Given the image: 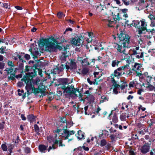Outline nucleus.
I'll use <instances>...</instances> for the list:
<instances>
[{
  "label": "nucleus",
  "instance_id": "f257e3e1",
  "mask_svg": "<svg viewBox=\"0 0 155 155\" xmlns=\"http://www.w3.org/2000/svg\"><path fill=\"white\" fill-rule=\"evenodd\" d=\"M120 41L119 43H114V47L117 51V52L126 54V48H128L130 47L129 45L130 37L127 35L124 34H121L119 36Z\"/></svg>",
  "mask_w": 155,
  "mask_h": 155
},
{
  "label": "nucleus",
  "instance_id": "f03ea898",
  "mask_svg": "<svg viewBox=\"0 0 155 155\" xmlns=\"http://www.w3.org/2000/svg\"><path fill=\"white\" fill-rule=\"evenodd\" d=\"M43 43L46 50L50 52H54L57 49L61 50L62 48L61 47L58 45L60 43L53 36L43 40Z\"/></svg>",
  "mask_w": 155,
  "mask_h": 155
},
{
  "label": "nucleus",
  "instance_id": "7ed1b4c3",
  "mask_svg": "<svg viewBox=\"0 0 155 155\" xmlns=\"http://www.w3.org/2000/svg\"><path fill=\"white\" fill-rule=\"evenodd\" d=\"M139 47H137L130 49L129 51V54L130 55H135L136 58H141L143 56V52H142L141 50H139Z\"/></svg>",
  "mask_w": 155,
  "mask_h": 155
},
{
  "label": "nucleus",
  "instance_id": "20e7f679",
  "mask_svg": "<svg viewBox=\"0 0 155 155\" xmlns=\"http://www.w3.org/2000/svg\"><path fill=\"white\" fill-rule=\"evenodd\" d=\"M64 90V93H66L71 94H73L74 95V97H78V95L76 94L77 92L79 93V89H77L74 88V86L73 84L71 85L70 86L68 85L67 87H65Z\"/></svg>",
  "mask_w": 155,
  "mask_h": 155
},
{
  "label": "nucleus",
  "instance_id": "39448f33",
  "mask_svg": "<svg viewBox=\"0 0 155 155\" xmlns=\"http://www.w3.org/2000/svg\"><path fill=\"white\" fill-rule=\"evenodd\" d=\"M25 83L26 84L25 89L26 90L28 95L32 93L33 91V87L31 84V80L29 79H26L25 80Z\"/></svg>",
  "mask_w": 155,
  "mask_h": 155
},
{
  "label": "nucleus",
  "instance_id": "423d86ee",
  "mask_svg": "<svg viewBox=\"0 0 155 155\" xmlns=\"http://www.w3.org/2000/svg\"><path fill=\"white\" fill-rule=\"evenodd\" d=\"M47 139L49 143H51L52 142H54V144H58L59 146L62 147L64 146L65 145L62 144V140L60 138H58V139H56L54 141V138L51 136L47 137Z\"/></svg>",
  "mask_w": 155,
  "mask_h": 155
},
{
  "label": "nucleus",
  "instance_id": "0eeeda50",
  "mask_svg": "<svg viewBox=\"0 0 155 155\" xmlns=\"http://www.w3.org/2000/svg\"><path fill=\"white\" fill-rule=\"evenodd\" d=\"M70 62H67L66 63V69L68 70L69 69L74 70L77 68V65L74 60H70Z\"/></svg>",
  "mask_w": 155,
  "mask_h": 155
},
{
  "label": "nucleus",
  "instance_id": "6e6552de",
  "mask_svg": "<svg viewBox=\"0 0 155 155\" xmlns=\"http://www.w3.org/2000/svg\"><path fill=\"white\" fill-rule=\"evenodd\" d=\"M140 21L141 24L140 25V29L137 30L138 34L140 35L145 33V31L146 29L147 26V23L145 19H142Z\"/></svg>",
  "mask_w": 155,
  "mask_h": 155
},
{
  "label": "nucleus",
  "instance_id": "1a4fd4ad",
  "mask_svg": "<svg viewBox=\"0 0 155 155\" xmlns=\"http://www.w3.org/2000/svg\"><path fill=\"white\" fill-rule=\"evenodd\" d=\"M123 74H126L127 76L132 75L133 72L131 69L129 64H127L126 65L123 66Z\"/></svg>",
  "mask_w": 155,
  "mask_h": 155
},
{
  "label": "nucleus",
  "instance_id": "9d476101",
  "mask_svg": "<svg viewBox=\"0 0 155 155\" xmlns=\"http://www.w3.org/2000/svg\"><path fill=\"white\" fill-rule=\"evenodd\" d=\"M150 148V144L148 143H145L141 147L140 150L143 154H145L149 151Z\"/></svg>",
  "mask_w": 155,
  "mask_h": 155
},
{
  "label": "nucleus",
  "instance_id": "9b49d317",
  "mask_svg": "<svg viewBox=\"0 0 155 155\" xmlns=\"http://www.w3.org/2000/svg\"><path fill=\"white\" fill-rule=\"evenodd\" d=\"M25 71L28 72L27 75L30 78H32L37 75V72L35 70L31 67H26Z\"/></svg>",
  "mask_w": 155,
  "mask_h": 155
},
{
  "label": "nucleus",
  "instance_id": "f8f14e48",
  "mask_svg": "<svg viewBox=\"0 0 155 155\" xmlns=\"http://www.w3.org/2000/svg\"><path fill=\"white\" fill-rule=\"evenodd\" d=\"M58 81L59 84L58 86L63 89L66 87V85L68 83V80L65 78H60L58 80Z\"/></svg>",
  "mask_w": 155,
  "mask_h": 155
},
{
  "label": "nucleus",
  "instance_id": "ddd939ff",
  "mask_svg": "<svg viewBox=\"0 0 155 155\" xmlns=\"http://www.w3.org/2000/svg\"><path fill=\"white\" fill-rule=\"evenodd\" d=\"M83 41V37L81 36V38L78 37L76 38H73L71 41V42L72 44L79 46L82 44Z\"/></svg>",
  "mask_w": 155,
  "mask_h": 155
},
{
  "label": "nucleus",
  "instance_id": "4468645a",
  "mask_svg": "<svg viewBox=\"0 0 155 155\" xmlns=\"http://www.w3.org/2000/svg\"><path fill=\"white\" fill-rule=\"evenodd\" d=\"M5 71H7L8 74H11L9 76V78L10 79L13 80L15 79V71H13V69L12 68H7Z\"/></svg>",
  "mask_w": 155,
  "mask_h": 155
},
{
  "label": "nucleus",
  "instance_id": "2eb2a0df",
  "mask_svg": "<svg viewBox=\"0 0 155 155\" xmlns=\"http://www.w3.org/2000/svg\"><path fill=\"white\" fill-rule=\"evenodd\" d=\"M111 82L113 84V92L115 94H117L118 93V90L120 88V86L117 84L115 79H114Z\"/></svg>",
  "mask_w": 155,
  "mask_h": 155
},
{
  "label": "nucleus",
  "instance_id": "dca6fc26",
  "mask_svg": "<svg viewBox=\"0 0 155 155\" xmlns=\"http://www.w3.org/2000/svg\"><path fill=\"white\" fill-rule=\"evenodd\" d=\"M75 133V132L74 130L69 131L66 129L64 130L63 133L64 136L65 137V139L66 140L68 139L69 137L74 134Z\"/></svg>",
  "mask_w": 155,
  "mask_h": 155
},
{
  "label": "nucleus",
  "instance_id": "f3484780",
  "mask_svg": "<svg viewBox=\"0 0 155 155\" xmlns=\"http://www.w3.org/2000/svg\"><path fill=\"white\" fill-rule=\"evenodd\" d=\"M123 75L122 72H118L117 70H115L114 73L111 74V82H112V81L114 79V77H117L118 78V77L121 76Z\"/></svg>",
  "mask_w": 155,
  "mask_h": 155
},
{
  "label": "nucleus",
  "instance_id": "a211bd4d",
  "mask_svg": "<svg viewBox=\"0 0 155 155\" xmlns=\"http://www.w3.org/2000/svg\"><path fill=\"white\" fill-rule=\"evenodd\" d=\"M141 67V65L137 63H135L134 65L132 67V71H134L137 73Z\"/></svg>",
  "mask_w": 155,
  "mask_h": 155
},
{
  "label": "nucleus",
  "instance_id": "6ab92c4d",
  "mask_svg": "<svg viewBox=\"0 0 155 155\" xmlns=\"http://www.w3.org/2000/svg\"><path fill=\"white\" fill-rule=\"evenodd\" d=\"M148 18L151 20V24L150 25L152 27L155 26V12L153 15L150 14L148 16Z\"/></svg>",
  "mask_w": 155,
  "mask_h": 155
},
{
  "label": "nucleus",
  "instance_id": "aec40b11",
  "mask_svg": "<svg viewBox=\"0 0 155 155\" xmlns=\"http://www.w3.org/2000/svg\"><path fill=\"white\" fill-rule=\"evenodd\" d=\"M68 56V53L66 51H64L62 52V54L61 55L60 59L62 62H64L66 61V59Z\"/></svg>",
  "mask_w": 155,
  "mask_h": 155
},
{
  "label": "nucleus",
  "instance_id": "412c9836",
  "mask_svg": "<svg viewBox=\"0 0 155 155\" xmlns=\"http://www.w3.org/2000/svg\"><path fill=\"white\" fill-rule=\"evenodd\" d=\"M84 134L83 132L81 130H79L78 131V133L76 134V135L79 140L84 139H85Z\"/></svg>",
  "mask_w": 155,
  "mask_h": 155
},
{
  "label": "nucleus",
  "instance_id": "4be33fe9",
  "mask_svg": "<svg viewBox=\"0 0 155 155\" xmlns=\"http://www.w3.org/2000/svg\"><path fill=\"white\" fill-rule=\"evenodd\" d=\"M128 115H127L126 113H124L120 115V119L121 120L124 121L126 120V119L127 117H131L133 115V114H130L129 113H128Z\"/></svg>",
  "mask_w": 155,
  "mask_h": 155
},
{
  "label": "nucleus",
  "instance_id": "5701e85b",
  "mask_svg": "<svg viewBox=\"0 0 155 155\" xmlns=\"http://www.w3.org/2000/svg\"><path fill=\"white\" fill-rule=\"evenodd\" d=\"M65 68H66L65 65L62 64L59 67L54 69V71L56 72L57 73H59L60 72L63 71Z\"/></svg>",
  "mask_w": 155,
  "mask_h": 155
},
{
  "label": "nucleus",
  "instance_id": "b1692460",
  "mask_svg": "<svg viewBox=\"0 0 155 155\" xmlns=\"http://www.w3.org/2000/svg\"><path fill=\"white\" fill-rule=\"evenodd\" d=\"M120 62V61L117 60H113L111 63V66L113 67H117Z\"/></svg>",
  "mask_w": 155,
  "mask_h": 155
},
{
  "label": "nucleus",
  "instance_id": "393cba45",
  "mask_svg": "<svg viewBox=\"0 0 155 155\" xmlns=\"http://www.w3.org/2000/svg\"><path fill=\"white\" fill-rule=\"evenodd\" d=\"M13 57H14L13 59L15 60H17L18 58L19 59V62H21V64H22V63L24 62V61L21 58V55L17 54V56H13Z\"/></svg>",
  "mask_w": 155,
  "mask_h": 155
},
{
  "label": "nucleus",
  "instance_id": "a878e982",
  "mask_svg": "<svg viewBox=\"0 0 155 155\" xmlns=\"http://www.w3.org/2000/svg\"><path fill=\"white\" fill-rule=\"evenodd\" d=\"M133 25L134 27L137 28L138 29H140V22L139 21H133Z\"/></svg>",
  "mask_w": 155,
  "mask_h": 155
},
{
  "label": "nucleus",
  "instance_id": "bb28decb",
  "mask_svg": "<svg viewBox=\"0 0 155 155\" xmlns=\"http://www.w3.org/2000/svg\"><path fill=\"white\" fill-rule=\"evenodd\" d=\"M18 94L19 96H22V97L24 98L26 97V93H24L23 90L18 89Z\"/></svg>",
  "mask_w": 155,
  "mask_h": 155
},
{
  "label": "nucleus",
  "instance_id": "cd10ccee",
  "mask_svg": "<svg viewBox=\"0 0 155 155\" xmlns=\"http://www.w3.org/2000/svg\"><path fill=\"white\" fill-rule=\"evenodd\" d=\"M27 118L30 123L33 122L35 120V117L33 114L29 115L28 116Z\"/></svg>",
  "mask_w": 155,
  "mask_h": 155
},
{
  "label": "nucleus",
  "instance_id": "c85d7f7f",
  "mask_svg": "<svg viewBox=\"0 0 155 155\" xmlns=\"http://www.w3.org/2000/svg\"><path fill=\"white\" fill-rule=\"evenodd\" d=\"M81 64L83 66H87L90 64L88 61V59L86 58L82 60L81 61Z\"/></svg>",
  "mask_w": 155,
  "mask_h": 155
},
{
  "label": "nucleus",
  "instance_id": "c756f323",
  "mask_svg": "<svg viewBox=\"0 0 155 155\" xmlns=\"http://www.w3.org/2000/svg\"><path fill=\"white\" fill-rule=\"evenodd\" d=\"M47 147L43 145H40L39 146V149L41 152H45V150H46Z\"/></svg>",
  "mask_w": 155,
  "mask_h": 155
},
{
  "label": "nucleus",
  "instance_id": "7c9ffc66",
  "mask_svg": "<svg viewBox=\"0 0 155 155\" xmlns=\"http://www.w3.org/2000/svg\"><path fill=\"white\" fill-rule=\"evenodd\" d=\"M8 42H9V41L7 38H4L0 39V44L1 43H5L6 45H8Z\"/></svg>",
  "mask_w": 155,
  "mask_h": 155
},
{
  "label": "nucleus",
  "instance_id": "2f4dec72",
  "mask_svg": "<svg viewBox=\"0 0 155 155\" xmlns=\"http://www.w3.org/2000/svg\"><path fill=\"white\" fill-rule=\"evenodd\" d=\"M66 124L65 127H64L63 128H69L73 125V124L72 121L67 122Z\"/></svg>",
  "mask_w": 155,
  "mask_h": 155
},
{
  "label": "nucleus",
  "instance_id": "473e14b6",
  "mask_svg": "<svg viewBox=\"0 0 155 155\" xmlns=\"http://www.w3.org/2000/svg\"><path fill=\"white\" fill-rule=\"evenodd\" d=\"M34 127L35 131L36 132V134L38 135H39L40 134V133H39V127L38 126V125L36 124L34 125Z\"/></svg>",
  "mask_w": 155,
  "mask_h": 155
},
{
  "label": "nucleus",
  "instance_id": "72a5a7b5",
  "mask_svg": "<svg viewBox=\"0 0 155 155\" xmlns=\"http://www.w3.org/2000/svg\"><path fill=\"white\" fill-rule=\"evenodd\" d=\"M148 53L151 55L155 57V49H150L148 51Z\"/></svg>",
  "mask_w": 155,
  "mask_h": 155
},
{
  "label": "nucleus",
  "instance_id": "f704fd0d",
  "mask_svg": "<svg viewBox=\"0 0 155 155\" xmlns=\"http://www.w3.org/2000/svg\"><path fill=\"white\" fill-rule=\"evenodd\" d=\"M7 64L8 66L11 67V68H12V67L14 68L15 66L13 62L12 61H8Z\"/></svg>",
  "mask_w": 155,
  "mask_h": 155
},
{
  "label": "nucleus",
  "instance_id": "c9c22d12",
  "mask_svg": "<svg viewBox=\"0 0 155 155\" xmlns=\"http://www.w3.org/2000/svg\"><path fill=\"white\" fill-rule=\"evenodd\" d=\"M6 48V47L2 46L1 48H0V54H4Z\"/></svg>",
  "mask_w": 155,
  "mask_h": 155
},
{
  "label": "nucleus",
  "instance_id": "e433bc0d",
  "mask_svg": "<svg viewBox=\"0 0 155 155\" xmlns=\"http://www.w3.org/2000/svg\"><path fill=\"white\" fill-rule=\"evenodd\" d=\"M114 21H112L110 20H108L107 21V23L109 27H112L113 26L112 24L114 23Z\"/></svg>",
  "mask_w": 155,
  "mask_h": 155
},
{
  "label": "nucleus",
  "instance_id": "4c0bfd02",
  "mask_svg": "<svg viewBox=\"0 0 155 155\" xmlns=\"http://www.w3.org/2000/svg\"><path fill=\"white\" fill-rule=\"evenodd\" d=\"M67 120L64 117L61 118V119L60 123H61V125L62 126L64 123H66L67 122Z\"/></svg>",
  "mask_w": 155,
  "mask_h": 155
},
{
  "label": "nucleus",
  "instance_id": "58836bf2",
  "mask_svg": "<svg viewBox=\"0 0 155 155\" xmlns=\"http://www.w3.org/2000/svg\"><path fill=\"white\" fill-rule=\"evenodd\" d=\"M89 70L87 68H83L82 71V73L84 74L85 75L87 74Z\"/></svg>",
  "mask_w": 155,
  "mask_h": 155
},
{
  "label": "nucleus",
  "instance_id": "ea45409f",
  "mask_svg": "<svg viewBox=\"0 0 155 155\" xmlns=\"http://www.w3.org/2000/svg\"><path fill=\"white\" fill-rule=\"evenodd\" d=\"M112 121L114 123H116L117 121V115L116 114H114L113 117L112 119Z\"/></svg>",
  "mask_w": 155,
  "mask_h": 155
},
{
  "label": "nucleus",
  "instance_id": "a19ab883",
  "mask_svg": "<svg viewBox=\"0 0 155 155\" xmlns=\"http://www.w3.org/2000/svg\"><path fill=\"white\" fill-rule=\"evenodd\" d=\"M32 53L33 55L35 56H40V55L39 52L38 50H35L33 51Z\"/></svg>",
  "mask_w": 155,
  "mask_h": 155
},
{
  "label": "nucleus",
  "instance_id": "79ce46f5",
  "mask_svg": "<svg viewBox=\"0 0 155 155\" xmlns=\"http://www.w3.org/2000/svg\"><path fill=\"white\" fill-rule=\"evenodd\" d=\"M2 148L3 151H6L7 150V148L5 144H2Z\"/></svg>",
  "mask_w": 155,
  "mask_h": 155
},
{
  "label": "nucleus",
  "instance_id": "37998d69",
  "mask_svg": "<svg viewBox=\"0 0 155 155\" xmlns=\"http://www.w3.org/2000/svg\"><path fill=\"white\" fill-rule=\"evenodd\" d=\"M106 144V141L104 139L102 140L101 141V146H103L105 145Z\"/></svg>",
  "mask_w": 155,
  "mask_h": 155
},
{
  "label": "nucleus",
  "instance_id": "c03bdc74",
  "mask_svg": "<svg viewBox=\"0 0 155 155\" xmlns=\"http://www.w3.org/2000/svg\"><path fill=\"white\" fill-rule=\"evenodd\" d=\"M136 83V82L134 81L131 82L129 84V87L130 88L133 87H134V85Z\"/></svg>",
  "mask_w": 155,
  "mask_h": 155
},
{
  "label": "nucleus",
  "instance_id": "a18cd8bd",
  "mask_svg": "<svg viewBox=\"0 0 155 155\" xmlns=\"http://www.w3.org/2000/svg\"><path fill=\"white\" fill-rule=\"evenodd\" d=\"M57 15L59 18L63 17L64 16V15L63 13L61 12H59L58 13Z\"/></svg>",
  "mask_w": 155,
  "mask_h": 155
},
{
  "label": "nucleus",
  "instance_id": "49530a36",
  "mask_svg": "<svg viewBox=\"0 0 155 155\" xmlns=\"http://www.w3.org/2000/svg\"><path fill=\"white\" fill-rule=\"evenodd\" d=\"M69 46V45L68 44H66V45H65L64 46V48L63 49V51H66L67 52V49L68 48Z\"/></svg>",
  "mask_w": 155,
  "mask_h": 155
},
{
  "label": "nucleus",
  "instance_id": "de8ad7c7",
  "mask_svg": "<svg viewBox=\"0 0 155 155\" xmlns=\"http://www.w3.org/2000/svg\"><path fill=\"white\" fill-rule=\"evenodd\" d=\"M5 65V64L3 62H0V69H3Z\"/></svg>",
  "mask_w": 155,
  "mask_h": 155
},
{
  "label": "nucleus",
  "instance_id": "09e8293b",
  "mask_svg": "<svg viewBox=\"0 0 155 155\" xmlns=\"http://www.w3.org/2000/svg\"><path fill=\"white\" fill-rule=\"evenodd\" d=\"M119 13H118L117 14V15H115V17H114V21L117 20H120V18L119 16Z\"/></svg>",
  "mask_w": 155,
  "mask_h": 155
},
{
  "label": "nucleus",
  "instance_id": "8fccbe9b",
  "mask_svg": "<svg viewBox=\"0 0 155 155\" xmlns=\"http://www.w3.org/2000/svg\"><path fill=\"white\" fill-rule=\"evenodd\" d=\"M124 4L126 5H129V2L127 0H122Z\"/></svg>",
  "mask_w": 155,
  "mask_h": 155
},
{
  "label": "nucleus",
  "instance_id": "3c124183",
  "mask_svg": "<svg viewBox=\"0 0 155 155\" xmlns=\"http://www.w3.org/2000/svg\"><path fill=\"white\" fill-rule=\"evenodd\" d=\"M123 66H121L118 68L116 70H117V71L120 72V71H121V72H123Z\"/></svg>",
  "mask_w": 155,
  "mask_h": 155
},
{
  "label": "nucleus",
  "instance_id": "603ef678",
  "mask_svg": "<svg viewBox=\"0 0 155 155\" xmlns=\"http://www.w3.org/2000/svg\"><path fill=\"white\" fill-rule=\"evenodd\" d=\"M111 147V144L110 143H108L107 144L106 146L105 147L106 148L107 150L109 149Z\"/></svg>",
  "mask_w": 155,
  "mask_h": 155
},
{
  "label": "nucleus",
  "instance_id": "864d4df0",
  "mask_svg": "<svg viewBox=\"0 0 155 155\" xmlns=\"http://www.w3.org/2000/svg\"><path fill=\"white\" fill-rule=\"evenodd\" d=\"M139 110H141L142 111H143L145 110L146 108L143 107L141 105H140L139 107Z\"/></svg>",
  "mask_w": 155,
  "mask_h": 155
},
{
  "label": "nucleus",
  "instance_id": "5fc2aeb1",
  "mask_svg": "<svg viewBox=\"0 0 155 155\" xmlns=\"http://www.w3.org/2000/svg\"><path fill=\"white\" fill-rule=\"evenodd\" d=\"M147 81L148 83H149L152 78V77L150 76H148L147 77Z\"/></svg>",
  "mask_w": 155,
  "mask_h": 155
},
{
  "label": "nucleus",
  "instance_id": "6e6d98bb",
  "mask_svg": "<svg viewBox=\"0 0 155 155\" xmlns=\"http://www.w3.org/2000/svg\"><path fill=\"white\" fill-rule=\"evenodd\" d=\"M110 137L111 140H112V142H113L114 140V139L116 137V136L114 135H111L110 136Z\"/></svg>",
  "mask_w": 155,
  "mask_h": 155
},
{
  "label": "nucleus",
  "instance_id": "4d7b16f0",
  "mask_svg": "<svg viewBox=\"0 0 155 155\" xmlns=\"http://www.w3.org/2000/svg\"><path fill=\"white\" fill-rule=\"evenodd\" d=\"M3 6L2 7H5V8H8V4L7 3H3L2 4Z\"/></svg>",
  "mask_w": 155,
  "mask_h": 155
},
{
  "label": "nucleus",
  "instance_id": "13d9d810",
  "mask_svg": "<svg viewBox=\"0 0 155 155\" xmlns=\"http://www.w3.org/2000/svg\"><path fill=\"white\" fill-rule=\"evenodd\" d=\"M23 85V83L21 82H19L18 83V86L19 87H21Z\"/></svg>",
  "mask_w": 155,
  "mask_h": 155
},
{
  "label": "nucleus",
  "instance_id": "bf43d9fd",
  "mask_svg": "<svg viewBox=\"0 0 155 155\" xmlns=\"http://www.w3.org/2000/svg\"><path fill=\"white\" fill-rule=\"evenodd\" d=\"M24 57L27 60H29L30 58V56L28 54H26L25 55Z\"/></svg>",
  "mask_w": 155,
  "mask_h": 155
},
{
  "label": "nucleus",
  "instance_id": "052dcab7",
  "mask_svg": "<svg viewBox=\"0 0 155 155\" xmlns=\"http://www.w3.org/2000/svg\"><path fill=\"white\" fill-rule=\"evenodd\" d=\"M21 119L23 120H26V118L24 114H21Z\"/></svg>",
  "mask_w": 155,
  "mask_h": 155
},
{
  "label": "nucleus",
  "instance_id": "680f3d73",
  "mask_svg": "<svg viewBox=\"0 0 155 155\" xmlns=\"http://www.w3.org/2000/svg\"><path fill=\"white\" fill-rule=\"evenodd\" d=\"M56 147H55L54 145H53L52 146H50L48 149V151L49 152L51 149H55Z\"/></svg>",
  "mask_w": 155,
  "mask_h": 155
},
{
  "label": "nucleus",
  "instance_id": "e2e57ef3",
  "mask_svg": "<svg viewBox=\"0 0 155 155\" xmlns=\"http://www.w3.org/2000/svg\"><path fill=\"white\" fill-rule=\"evenodd\" d=\"M15 8L18 10H21L22 9V8L21 7L18 6H15Z\"/></svg>",
  "mask_w": 155,
  "mask_h": 155
},
{
  "label": "nucleus",
  "instance_id": "0e129e2a",
  "mask_svg": "<svg viewBox=\"0 0 155 155\" xmlns=\"http://www.w3.org/2000/svg\"><path fill=\"white\" fill-rule=\"evenodd\" d=\"M143 91V90L142 89H140L138 90L137 92V94L139 95L141 94V93Z\"/></svg>",
  "mask_w": 155,
  "mask_h": 155
},
{
  "label": "nucleus",
  "instance_id": "69168bd1",
  "mask_svg": "<svg viewBox=\"0 0 155 155\" xmlns=\"http://www.w3.org/2000/svg\"><path fill=\"white\" fill-rule=\"evenodd\" d=\"M26 152L27 153H29L30 152V149L28 147H26L25 149Z\"/></svg>",
  "mask_w": 155,
  "mask_h": 155
},
{
  "label": "nucleus",
  "instance_id": "338daca9",
  "mask_svg": "<svg viewBox=\"0 0 155 155\" xmlns=\"http://www.w3.org/2000/svg\"><path fill=\"white\" fill-rule=\"evenodd\" d=\"M83 148L84 149V150L88 151L89 150V149L88 147H86L84 146H83Z\"/></svg>",
  "mask_w": 155,
  "mask_h": 155
},
{
  "label": "nucleus",
  "instance_id": "774afa93",
  "mask_svg": "<svg viewBox=\"0 0 155 155\" xmlns=\"http://www.w3.org/2000/svg\"><path fill=\"white\" fill-rule=\"evenodd\" d=\"M121 11L123 13H126V12H127L128 9L126 8H124Z\"/></svg>",
  "mask_w": 155,
  "mask_h": 155
}]
</instances>
